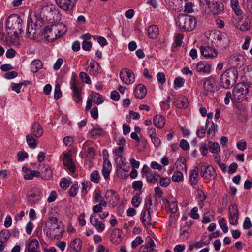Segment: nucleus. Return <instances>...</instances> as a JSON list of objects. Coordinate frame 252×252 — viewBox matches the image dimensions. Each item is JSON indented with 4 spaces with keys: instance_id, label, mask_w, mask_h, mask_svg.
Listing matches in <instances>:
<instances>
[{
    "instance_id": "25",
    "label": "nucleus",
    "mask_w": 252,
    "mask_h": 252,
    "mask_svg": "<svg viewBox=\"0 0 252 252\" xmlns=\"http://www.w3.org/2000/svg\"><path fill=\"white\" fill-rule=\"evenodd\" d=\"M111 241L115 244H119L122 241V231L117 228L114 229L111 234Z\"/></svg>"
},
{
    "instance_id": "19",
    "label": "nucleus",
    "mask_w": 252,
    "mask_h": 252,
    "mask_svg": "<svg viewBox=\"0 0 252 252\" xmlns=\"http://www.w3.org/2000/svg\"><path fill=\"white\" fill-rule=\"evenodd\" d=\"M244 57L241 55H232L230 58V62L235 67H240L244 64Z\"/></svg>"
},
{
    "instance_id": "58",
    "label": "nucleus",
    "mask_w": 252,
    "mask_h": 252,
    "mask_svg": "<svg viewBox=\"0 0 252 252\" xmlns=\"http://www.w3.org/2000/svg\"><path fill=\"white\" fill-rule=\"evenodd\" d=\"M184 35L181 33H177L175 35V43L176 46H181Z\"/></svg>"
},
{
    "instance_id": "15",
    "label": "nucleus",
    "mask_w": 252,
    "mask_h": 252,
    "mask_svg": "<svg viewBox=\"0 0 252 252\" xmlns=\"http://www.w3.org/2000/svg\"><path fill=\"white\" fill-rule=\"evenodd\" d=\"M211 13L214 14H219L224 10L223 4L218 1L213 2L208 7Z\"/></svg>"
},
{
    "instance_id": "14",
    "label": "nucleus",
    "mask_w": 252,
    "mask_h": 252,
    "mask_svg": "<svg viewBox=\"0 0 252 252\" xmlns=\"http://www.w3.org/2000/svg\"><path fill=\"white\" fill-rule=\"evenodd\" d=\"M63 165L71 172L73 173L75 171V166L71 158V155L69 153L64 154L63 158Z\"/></svg>"
},
{
    "instance_id": "31",
    "label": "nucleus",
    "mask_w": 252,
    "mask_h": 252,
    "mask_svg": "<svg viewBox=\"0 0 252 252\" xmlns=\"http://www.w3.org/2000/svg\"><path fill=\"white\" fill-rule=\"evenodd\" d=\"M72 89L73 91L72 97L74 101L77 103H81L82 101V98L81 96V92L80 90L75 85L72 86Z\"/></svg>"
},
{
    "instance_id": "1",
    "label": "nucleus",
    "mask_w": 252,
    "mask_h": 252,
    "mask_svg": "<svg viewBox=\"0 0 252 252\" xmlns=\"http://www.w3.org/2000/svg\"><path fill=\"white\" fill-rule=\"evenodd\" d=\"M45 227L47 229L44 231L49 238L58 240L62 237L64 229L62 222L56 217H50L45 222Z\"/></svg>"
},
{
    "instance_id": "16",
    "label": "nucleus",
    "mask_w": 252,
    "mask_h": 252,
    "mask_svg": "<svg viewBox=\"0 0 252 252\" xmlns=\"http://www.w3.org/2000/svg\"><path fill=\"white\" fill-rule=\"evenodd\" d=\"M51 27H52V25L47 26L45 28V38H46V40L53 42L57 38H60V35L56 34V33H54V32H53L52 30H50Z\"/></svg>"
},
{
    "instance_id": "57",
    "label": "nucleus",
    "mask_w": 252,
    "mask_h": 252,
    "mask_svg": "<svg viewBox=\"0 0 252 252\" xmlns=\"http://www.w3.org/2000/svg\"><path fill=\"white\" fill-rule=\"evenodd\" d=\"M143 183L141 181H134L132 183V188L135 190H141L142 188Z\"/></svg>"
},
{
    "instance_id": "49",
    "label": "nucleus",
    "mask_w": 252,
    "mask_h": 252,
    "mask_svg": "<svg viewBox=\"0 0 252 252\" xmlns=\"http://www.w3.org/2000/svg\"><path fill=\"white\" fill-rule=\"evenodd\" d=\"M62 95V92L60 89V86L59 84L55 85L54 89V98L56 100L59 99L61 97Z\"/></svg>"
},
{
    "instance_id": "11",
    "label": "nucleus",
    "mask_w": 252,
    "mask_h": 252,
    "mask_svg": "<svg viewBox=\"0 0 252 252\" xmlns=\"http://www.w3.org/2000/svg\"><path fill=\"white\" fill-rule=\"evenodd\" d=\"M200 50L202 55L207 59L214 58L218 55L217 51L212 47L201 46Z\"/></svg>"
},
{
    "instance_id": "28",
    "label": "nucleus",
    "mask_w": 252,
    "mask_h": 252,
    "mask_svg": "<svg viewBox=\"0 0 252 252\" xmlns=\"http://www.w3.org/2000/svg\"><path fill=\"white\" fill-rule=\"evenodd\" d=\"M147 32L148 35L150 38L156 39L159 34L158 29L156 25H151L148 29Z\"/></svg>"
},
{
    "instance_id": "34",
    "label": "nucleus",
    "mask_w": 252,
    "mask_h": 252,
    "mask_svg": "<svg viewBox=\"0 0 252 252\" xmlns=\"http://www.w3.org/2000/svg\"><path fill=\"white\" fill-rule=\"evenodd\" d=\"M53 176V172L48 166L43 167L41 171V177L45 180L50 179Z\"/></svg>"
},
{
    "instance_id": "22",
    "label": "nucleus",
    "mask_w": 252,
    "mask_h": 252,
    "mask_svg": "<svg viewBox=\"0 0 252 252\" xmlns=\"http://www.w3.org/2000/svg\"><path fill=\"white\" fill-rule=\"evenodd\" d=\"M33 26L36 27L37 26L33 24L32 21H28L27 25V36L31 39H34L36 37V29L33 28Z\"/></svg>"
},
{
    "instance_id": "5",
    "label": "nucleus",
    "mask_w": 252,
    "mask_h": 252,
    "mask_svg": "<svg viewBox=\"0 0 252 252\" xmlns=\"http://www.w3.org/2000/svg\"><path fill=\"white\" fill-rule=\"evenodd\" d=\"M250 86L251 85L247 83L237 84L233 91V99L236 102H242L247 100L248 98L246 96L248 94Z\"/></svg>"
},
{
    "instance_id": "35",
    "label": "nucleus",
    "mask_w": 252,
    "mask_h": 252,
    "mask_svg": "<svg viewBox=\"0 0 252 252\" xmlns=\"http://www.w3.org/2000/svg\"><path fill=\"white\" fill-rule=\"evenodd\" d=\"M81 240L76 238L74 239L71 243L70 247L72 249L74 252H79L81 249Z\"/></svg>"
},
{
    "instance_id": "6",
    "label": "nucleus",
    "mask_w": 252,
    "mask_h": 252,
    "mask_svg": "<svg viewBox=\"0 0 252 252\" xmlns=\"http://www.w3.org/2000/svg\"><path fill=\"white\" fill-rule=\"evenodd\" d=\"M22 20L20 18L19 15L17 14H13L9 16L6 22V32L9 35L12 33L13 30L18 28L21 30V24Z\"/></svg>"
},
{
    "instance_id": "43",
    "label": "nucleus",
    "mask_w": 252,
    "mask_h": 252,
    "mask_svg": "<svg viewBox=\"0 0 252 252\" xmlns=\"http://www.w3.org/2000/svg\"><path fill=\"white\" fill-rule=\"evenodd\" d=\"M172 178V180L174 182H180L183 180V173L179 171H175Z\"/></svg>"
},
{
    "instance_id": "39",
    "label": "nucleus",
    "mask_w": 252,
    "mask_h": 252,
    "mask_svg": "<svg viewBox=\"0 0 252 252\" xmlns=\"http://www.w3.org/2000/svg\"><path fill=\"white\" fill-rule=\"evenodd\" d=\"M10 236V233L7 229L2 230L0 232V242L4 243L6 242Z\"/></svg>"
},
{
    "instance_id": "12",
    "label": "nucleus",
    "mask_w": 252,
    "mask_h": 252,
    "mask_svg": "<svg viewBox=\"0 0 252 252\" xmlns=\"http://www.w3.org/2000/svg\"><path fill=\"white\" fill-rule=\"evenodd\" d=\"M77 0H56L57 5L65 11H71Z\"/></svg>"
},
{
    "instance_id": "33",
    "label": "nucleus",
    "mask_w": 252,
    "mask_h": 252,
    "mask_svg": "<svg viewBox=\"0 0 252 252\" xmlns=\"http://www.w3.org/2000/svg\"><path fill=\"white\" fill-rule=\"evenodd\" d=\"M198 173L199 169L197 167H195L194 169L190 171L189 179L191 185H195L197 183Z\"/></svg>"
},
{
    "instance_id": "4",
    "label": "nucleus",
    "mask_w": 252,
    "mask_h": 252,
    "mask_svg": "<svg viewBox=\"0 0 252 252\" xmlns=\"http://www.w3.org/2000/svg\"><path fill=\"white\" fill-rule=\"evenodd\" d=\"M209 37L211 42L220 49L226 48L229 45V39L226 33L220 32H212Z\"/></svg>"
},
{
    "instance_id": "2",
    "label": "nucleus",
    "mask_w": 252,
    "mask_h": 252,
    "mask_svg": "<svg viewBox=\"0 0 252 252\" xmlns=\"http://www.w3.org/2000/svg\"><path fill=\"white\" fill-rule=\"evenodd\" d=\"M238 78V72L235 68H229L221 75L220 83L221 86L228 89L233 86Z\"/></svg>"
},
{
    "instance_id": "46",
    "label": "nucleus",
    "mask_w": 252,
    "mask_h": 252,
    "mask_svg": "<svg viewBox=\"0 0 252 252\" xmlns=\"http://www.w3.org/2000/svg\"><path fill=\"white\" fill-rule=\"evenodd\" d=\"M100 177L97 171H94L90 175V180L92 182L98 183L99 182Z\"/></svg>"
},
{
    "instance_id": "24",
    "label": "nucleus",
    "mask_w": 252,
    "mask_h": 252,
    "mask_svg": "<svg viewBox=\"0 0 252 252\" xmlns=\"http://www.w3.org/2000/svg\"><path fill=\"white\" fill-rule=\"evenodd\" d=\"M105 199L109 203H115L118 201L119 199V196L116 192L113 190L107 191L104 196Z\"/></svg>"
},
{
    "instance_id": "59",
    "label": "nucleus",
    "mask_w": 252,
    "mask_h": 252,
    "mask_svg": "<svg viewBox=\"0 0 252 252\" xmlns=\"http://www.w3.org/2000/svg\"><path fill=\"white\" fill-rule=\"evenodd\" d=\"M111 169V168L107 167L106 165H103L102 169V174L105 179H108L109 178Z\"/></svg>"
},
{
    "instance_id": "42",
    "label": "nucleus",
    "mask_w": 252,
    "mask_h": 252,
    "mask_svg": "<svg viewBox=\"0 0 252 252\" xmlns=\"http://www.w3.org/2000/svg\"><path fill=\"white\" fill-rule=\"evenodd\" d=\"M40 173L36 170H32L30 173H27L24 175V178L25 180L32 179L34 177H39Z\"/></svg>"
},
{
    "instance_id": "26",
    "label": "nucleus",
    "mask_w": 252,
    "mask_h": 252,
    "mask_svg": "<svg viewBox=\"0 0 252 252\" xmlns=\"http://www.w3.org/2000/svg\"><path fill=\"white\" fill-rule=\"evenodd\" d=\"M174 105L177 108H186L188 105L187 99L183 96H178L176 98Z\"/></svg>"
},
{
    "instance_id": "32",
    "label": "nucleus",
    "mask_w": 252,
    "mask_h": 252,
    "mask_svg": "<svg viewBox=\"0 0 252 252\" xmlns=\"http://www.w3.org/2000/svg\"><path fill=\"white\" fill-rule=\"evenodd\" d=\"M43 67L42 62L38 59L34 60L31 64V70L33 72H37L40 69Z\"/></svg>"
},
{
    "instance_id": "36",
    "label": "nucleus",
    "mask_w": 252,
    "mask_h": 252,
    "mask_svg": "<svg viewBox=\"0 0 252 252\" xmlns=\"http://www.w3.org/2000/svg\"><path fill=\"white\" fill-rule=\"evenodd\" d=\"M39 245V243L37 240L32 239L29 244L28 252H37Z\"/></svg>"
},
{
    "instance_id": "3",
    "label": "nucleus",
    "mask_w": 252,
    "mask_h": 252,
    "mask_svg": "<svg viewBox=\"0 0 252 252\" xmlns=\"http://www.w3.org/2000/svg\"><path fill=\"white\" fill-rule=\"evenodd\" d=\"M196 19L188 15H179L176 20V24L182 30L187 31H192L196 26Z\"/></svg>"
},
{
    "instance_id": "62",
    "label": "nucleus",
    "mask_w": 252,
    "mask_h": 252,
    "mask_svg": "<svg viewBox=\"0 0 252 252\" xmlns=\"http://www.w3.org/2000/svg\"><path fill=\"white\" fill-rule=\"evenodd\" d=\"M196 196L201 202H203L207 198V196L201 190H197L196 191Z\"/></svg>"
},
{
    "instance_id": "21",
    "label": "nucleus",
    "mask_w": 252,
    "mask_h": 252,
    "mask_svg": "<svg viewBox=\"0 0 252 252\" xmlns=\"http://www.w3.org/2000/svg\"><path fill=\"white\" fill-rule=\"evenodd\" d=\"M147 244L142 245L139 249V252H152L154 250L153 247L155 246L154 241L150 238H147Z\"/></svg>"
},
{
    "instance_id": "44",
    "label": "nucleus",
    "mask_w": 252,
    "mask_h": 252,
    "mask_svg": "<svg viewBox=\"0 0 252 252\" xmlns=\"http://www.w3.org/2000/svg\"><path fill=\"white\" fill-rule=\"evenodd\" d=\"M104 131L101 128H94L90 131V134L93 138H95L97 136H100L103 134Z\"/></svg>"
},
{
    "instance_id": "47",
    "label": "nucleus",
    "mask_w": 252,
    "mask_h": 252,
    "mask_svg": "<svg viewBox=\"0 0 252 252\" xmlns=\"http://www.w3.org/2000/svg\"><path fill=\"white\" fill-rule=\"evenodd\" d=\"M209 121L207 120L206 122V126L205 128L202 127L201 129H198L196 131V134L200 138H203L206 133V129L207 127L208 126V125L209 124Z\"/></svg>"
},
{
    "instance_id": "29",
    "label": "nucleus",
    "mask_w": 252,
    "mask_h": 252,
    "mask_svg": "<svg viewBox=\"0 0 252 252\" xmlns=\"http://www.w3.org/2000/svg\"><path fill=\"white\" fill-rule=\"evenodd\" d=\"M151 217L150 211H143L141 213V220L145 226H149L151 224Z\"/></svg>"
},
{
    "instance_id": "40",
    "label": "nucleus",
    "mask_w": 252,
    "mask_h": 252,
    "mask_svg": "<svg viewBox=\"0 0 252 252\" xmlns=\"http://www.w3.org/2000/svg\"><path fill=\"white\" fill-rule=\"evenodd\" d=\"M27 142L30 147L32 148H35L36 146V139L33 138L32 135H27L26 136Z\"/></svg>"
},
{
    "instance_id": "52",
    "label": "nucleus",
    "mask_w": 252,
    "mask_h": 252,
    "mask_svg": "<svg viewBox=\"0 0 252 252\" xmlns=\"http://www.w3.org/2000/svg\"><path fill=\"white\" fill-rule=\"evenodd\" d=\"M239 215H231L229 216V223L232 225H237L238 223Z\"/></svg>"
},
{
    "instance_id": "18",
    "label": "nucleus",
    "mask_w": 252,
    "mask_h": 252,
    "mask_svg": "<svg viewBox=\"0 0 252 252\" xmlns=\"http://www.w3.org/2000/svg\"><path fill=\"white\" fill-rule=\"evenodd\" d=\"M147 94V89L142 84L138 85L134 90V94L136 98L143 99Z\"/></svg>"
},
{
    "instance_id": "37",
    "label": "nucleus",
    "mask_w": 252,
    "mask_h": 252,
    "mask_svg": "<svg viewBox=\"0 0 252 252\" xmlns=\"http://www.w3.org/2000/svg\"><path fill=\"white\" fill-rule=\"evenodd\" d=\"M94 201L97 203L98 202L99 205H103L104 207L107 206V201H105L104 198L101 196L99 191H97L95 192Z\"/></svg>"
},
{
    "instance_id": "17",
    "label": "nucleus",
    "mask_w": 252,
    "mask_h": 252,
    "mask_svg": "<svg viewBox=\"0 0 252 252\" xmlns=\"http://www.w3.org/2000/svg\"><path fill=\"white\" fill-rule=\"evenodd\" d=\"M90 221L98 232H102L104 230L105 225L102 222L99 221L98 219L95 218L93 215L90 216Z\"/></svg>"
},
{
    "instance_id": "27",
    "label": "nucleus",
    "mask_w": 252,
    "mask_h": 252,
    "mask_svg": "<svg viewBox=\"0 0 252 252\" xmlns=\"http://www.w3.org/2000/svg\"><path fill=\"white\" fill-rule=\"evenodd\" d=\"M50 30L54 32V33L60 35L61 37L66 32L65 27L63 25L58 24L57 25H52Z\"/></svg>"
},
{
    "instance_id": "48",
    "label": "nucleus",
    "mask_w": 252,
    "mask_h": 252,
    "mask_svg": "<svg viewBox=\"0 0 252 252\" xmlns=\"http://www.w3.org/2000/svg\"><path fill=\"white\" fill-rule=\"evenodd\" d=\"M219 223L224 233H226L228 231V228L225 223V219L224 218L220 219L219 220Z\"/></svg>"
},
{
    "instance_id": "56",
    "label": "nucleus",
    "mask_w": 252,
    "mask_h": 252,
    "mask_svg": "<svg viewBox=\"0 0 252 252\" xmlns=\"http://www.w3.org/2000/svg\"><path fill=\"white\" fill-rule=\"evenodd\" d=\"M170 182L171 180L169 178L163 177L160 178L159 184L162 187H167L170 184Z\"/></svg>"
},
{
    "instance_id": "13",
    "label": "nucleus",
    "mask_w": 252,
    "mask_h": 252,
    "mask_svg": "<svg viewBox=\"0 0 252 252\" xmlns=\"http://www.w3.org/2000/svg\"><path fill=\"white\" fill-rule=\"evenodd\" d=\"M203 87L204 90L209 92H214L217 88L214 80L210 77L204 78Z\"/></svg>"
},
{
    "instance_id": "30",
    "label": "nucleus",
    "mask_w": 252,
    "mask_h": 252,
    "mask_svg": "<svg viewBox=\"0 0 252 252\" xmlns=\"http://www.w3.org/2000/svg\"><path fill=\"white\" fill-rule=\"evenodd\" d=\"M153 121L156 126L159 128L163 127L165 123V118L161 115H156L154 116Z\"/></svg>"
},
{
    "instance_id": "51",
    "label": "nucleus",
    "mask_w": 252,
    "mask_h": 252,
    "mask_svg": "<svg viewBox=\"0 0 252 252\" xmlns=\"http://www.w3.org/2000/svg\"><path fill=\"white\" fill-rule=\"evenodd\" d=\"M79 76L83 81L87 84H91V81L89 75L84 72H81L80 73Z\"/></svg>"
},
{
    "instance_id": "9",
    "label": "nucleus",
    "mask_w": 252,
    "mask_h": 252,
    "mask_svg": "<svg viewBox=\"0 0 252 252\" xmlns=\"http://www.w3.org/2000/svg\"><path fill=\"white\" fill-rule=\"evenodd\" d=\"M41 13L46 16L47 19L51 20L54 19L55 15L59 13L58 9L53 5H46L42 8Z\"/></svg>"
},
{
    "instance_id": "23",
    "label": "nucleus",
    "mask_w": 252,
    "mask_h": 252,
    "mask_svg": "<svg viewBox=\"0 0 252 252\" xmlns=\"http://www.w3.org/2000/svg\"><path fill=\"white\" fill-rule=\"evenodd\" d=\"M31 132L36 137H40L43 133L41 126L37 122H34L32 124Z\"/></svg>"
},
{
    "instance_id": "45",
    "label": "nucleus",
    "mask_w": 252,
    "mask_h": 252,
    "mask_svg": "<svg viewBox=\"0 0 252 252\" xmlns=\"http://www.w3.org/2000/svg\"><path fill=\"white\" fill-rule=\"evenodd\" d=\"M94 103L100 104L103 101V97L98 93H94L92 95Z\"/></svg>"
},
{
    "instance_id": "53",
    "label": "nucleus",
    "mask_w": 252,
    "mask_h": 252,
    "mask_svg": "<svg viewBox=\"0 0 252 252\" xmlns=\"http://www.w3.org/2000/svg\"><path fill=\"white\" fill-rule=\"evenodd\" d=\"M229 216L231 215H239L238 209L236 204L231 205L229 207Z\"/></svg>"
},
{
    "instance_id": "64",
    "label": "nucleus",
    "mask_w": 252,
    "mask_h": 252,
    "mask_svg": "<svg viewBox=\"0 0 252 252\" xmlns=\"http://www.w3.org/2000/svg\"><path fill=\"white\" fill-rule=\"evenodd\" d=\"M153 197H150L147 201H145V208L146 210L150 211L153 207Z\"/></svg>"
},
{
    "instance_id": "63",
    "label": "nucleus",
    "mask_w": 252,
    "mask_h": 252,
    "mask_svg": "<svg viewBox=\"0 0 252 252\" xmlns=\"http://www.w3.org/2000/svg\"><path fill=\"white\" fill-rule=\"evenodd\" d=\"M143 240L140 236H137L135 239L132 242L131 246L132 248H135L138 245L142 244Z\"/></svg>"
},
{
    "instance_id": "10",
    "label": "nucleus",
    "mask_w": 252,
    "mask_h": 252,
    "mask_svg": "<svg viewBox=\"0 0 252 252\" xmlns=\"http://www.w3.org/2000/svg\"><path fill=\"white\" fill-rule=\"evenodd\" d=\"M200 175L206 179L214 178L216 175L214 168L209 165H202L201 167Z\"/></svg>"
},
{
    "instance_id": "55",
    "label": "nucleus",
    "mask_w": 252,
    "mask_h": 252,
    "mask_svg": "<svg viewBox=\"0 0 252 252\" xmlns=\"http://www.w3.org/2000/svg\"><path fill=\"white\" fill-rule=\"evenodd\" d=\"M141 202V199L139 197V195L137 194L134 196L131 200V203L134 207H138Z\"/></svg>"
},
{
    "instance_id": "61",
    "label": "nucleus",
    "mask_w": 252,
    "mask_h": 252,
    "mask_svg": "<svg viewBox=\"0 0 252 252\" xmlns=\"http://www.w3.org/2000/svg\"><path fill=\"white\" fill-rule=\"evenodd\" d=\"M78 188V186L76 184L73 185L70 188L69 195L70 197H75L77 194L76 190Z\"/></svg>"
},
{
    "instance_id": "54",
    "label": "nucleus",
    "mask_w": 252,
    "mask_h": 252,
    "mask_svg": "<svg viewBox=\"0 0 252 252\" xmlns=\"http://www.w3.org/2000/svg\"><path fill=\"white\" fill-rule=\"evenodd\" d=\"M198 208L197 207H193L190 211L189 216L193 219H197L199 218V214L197 213Z\"/></svg>"
},
{
    "instance_id": "38",
    "label": "nucleus",
    "mask_w": 252,
    "mask_h": 252,
    "mask_svg": "<svg viewBox=\"0 0 252 252\" xmlns=\"http://www.w3.org/2000/svg\"><path fill=\"white\" fill-rule=\"evenodd\" d=\"M159 177V175L153 171H152L151 173H149L146 176L148 181L152 184L157 183Z\"/></svg>"
},
{
    "instance_id": "50",
    "label": "nucleus",
    "mask_w": 252,
    "mask_h": 252,
    "mask_svg": "<svg viewBox=\"0 0 252 252\" xmlns=\"http://www.w3.org/2000/svg\"><path fill=\"white\" fill-rule=\"evenodd\" d=\"M184 83L185 79L184 78L180 77L176 78L174 82L175 88L182 87L184 85Z\"/></svg>"
},
{
    "instance_id": "20",
    "label": "nucleus",
    "mask_w": 252,
    "mask_h": 252,
    "mask_svg": "<svg viewBox=\"0 0 252 252\" xmlns=\"http://www.w3.org/2000/svg\"><path fill=\"white\" fill-rule=\"evenodd\" d=\"M211 65L205 61H200L197 63L196 69L199 72L209 73Z\"/></svg>"
},
{
    "instance_id": "41",
    "label": "nucleus",
    "mask_w": 252,
    "mask_h": 252,
    "mask_svg": "<svg viewBox=\"0 0 252 252\" xmlns=\"http://www.w3.org/2000/svg\"><path fill=\"white\" fill-rule=\"evenodd\" d=\"M208 147H209L210 152L213 153H216L220 150V145L218 143L209 142Z\"/></svg>"
},
{
    "instance_id": "8",
    "label": "nucleus",
    "mask_w": 252,
    "mask_h": 252,
    "mask_svg": "<svg viewBox=\"0 0 252 252\" xmlns=\"http://www.w3.org/2000/svg\"><path fill=\"white\" fill-rule=\"evenodd\" d=\"M41 192L39 189L34 187L28 193L27 200L31 205L37 203L41 198Z\"/></svg>"
},
{
    "instance_id": "7",
    "label": "nucleus",
    "mask_w": 252,
    "mask_h": 252,
    "mask_svg": "<svg viewBox=\"0 0 252 252\" xmlns=\"http://www.w3.org/2000/svg\"><path fill=\"white\" fill-rule=\"evenodd\" d=\"M120 77L122 81L126 85L131 84L135 81L134 73L127 68H123L121 70Z\"/></svg>"
},
{
    "instance_id": "60",
    "label": "nucleus",
    "mask_w": 252,
    "mask_h": 252,
    "mask_svg": "<svg viewBox=\"0 0 252 252\" xmlns=\"http://www.w3.org/2000/svg\"><path fill=\"white\" fill-rule=\"evenodd\" d=\"M217 127V124L214 123L213 122H211V125L207 131V134L209 135H210L211 134H212L213 136H215L216 128Z\"/></svg>"
}]
</instances>
